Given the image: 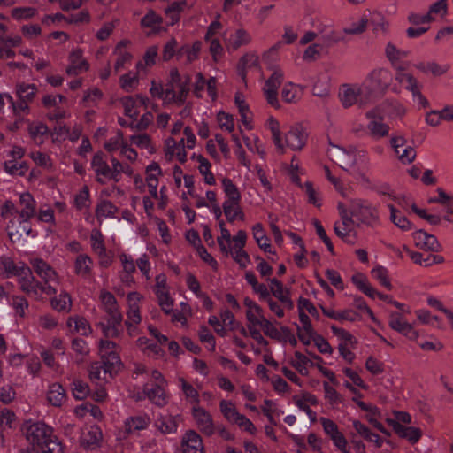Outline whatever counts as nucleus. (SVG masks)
I'll return each instance as SVG.
<instances>
[{
    "label": "nucleus",
    "mask_w": 453,
    "mask_h": 453,
    "mask_svg": "<svg viewBox=\"0 0 453 453\" xmlns=\"http://www.w3.org/2000/svg\"><path fill=\"white\" fill-rule=\"evenodd\" d=\"M388 208L390 210V219L396 226L405 231L412 228L411 223L398 210L391 204L388 205Z\"/></svg>",
    "instance_id": "de8ad7c7"
},
{
    "label": "nucleus",
    "mask_w": 453,
    "mask_h": 453,
    "mask_svg": "<svg viewBox=\"0 0 453 453\" xmlns=\"http://www.w3.org/2000/svg\"><path fill=\"white\" fill-rule=\"evenodd\" d=\"M141 299V296L137 292H132L127 295V300L129 303V307L127 311V320L125 322H129L132 324L139 325L142 321V317L140 313V307L137 303Z\"/></svg>",
    "instance_id": "bb28decb"
},
{
    "label": "nucleus",
    "mask_w": 453,
    "mask_h": 453,
    "mask_svg": "<svg viewBox=\"0 0 453 453\" xmlns=\"http://www.w3.org/2000/svg\"><path fill=\"white\" fill-rule=\"evenodd\" d=\"M165 388V386H157L147 382L143 385V392L151 403L164 406L167 403Z\"/></svg>",
    "instance_id": "a878e982"
},
{
    "label": "nucleus",
    "mask_w": 453,
    "mask_h": 453,
    "mask_svg": "<svg viewBox=\"0 0 453 453\" xmlns=\"http://www.w3.org/2000/svg\"><path fill=\"white\" fill-rule=\"evenodd\" d=\"M150 423L147 415L133 416L126 419L124 429L127 434H133L146 429Z\"/></svg>",
    "instance_id": "c756f323"
},
{
    "label": "nucleus",
    "mask_w": 453,
    "mask_h": 453,
    "mask_svg": "<svg viewBox=\"0 0 453 453\" xmlns=\"http://www.w3.org/2000/svg\"><path fill=\"white\" fill-rule=\"evenodd\" d=\"M307 141V134L300 124L292 126L285 135V147L288 146L293 150H299L303 148Z\"/></svg>",
    "instance_id": "ddd939ff"
},
{
    "label": "nucleus",
    "mask_w": 453,
    "mask_h": 453,
    "mask_svg": "<svg viewBox=\"0 0 453 453\" xmlns=\"http://www.w3.org/2000/svg\"><path fill=\"white\" fill-rule=\"evenodd\" d=\"M394 428L401 437L407 439L412 444L418 442L422 434V432L419 428L413 426H404L399 423L395 425Z\"/></svg>",
    "instance_id": "4c0bfd02"
},
{
    "label": "nucleus",
    "mask_w": 453,
    "mask_h": 453,
    "mask_svg": "<svg viewBox=\"0 0 453 453\" xmlns=\"http://www.w3.org/2000/svg\"><path fill=\"white\" fill-rule=\"evenodd\" d=\"M166 156L170 158L175 156L180 163H185L187 160V153L185 150L184 139L176 142L173 139L170 138L166 141L165 144Z\"/></svg>",
    "instance_id": "c85d7f7f"
},
{
    "label": "nucleus",
    "mask_w": 453,
    "mask_h": 453,
    "mask_svg": "<svg viewBox=\"0 0 453 453\" xmlns=\"http://www.w3.org/2000/svg\"><path fill=\"white\" fill-rule=\"evenodd\" d=\"M329 156L341 168L345 171L354 166L357 161L355 150H346L337 146L333 147L329 150Z\"/></svg>",
    "instance_id": "4468645a"
},
{
    "label": "nucleus",
    "mask_w": 453,
    "mask_h": 453,
    "mask_svg": "<svg viewBox=\"0 0 453 453\" xmlns=\"http://www.w3.org/2000/svg\"><path fill=\"white\" fill-rule=\"evenodd\" d=\"M29 157L38 166L48 170L52 168V160L49 155L41 151H32Z\"/></svg>",
    "instance_id": "e2e57ef3"
},
{
    "label": "nucleus",
    "mask_w": 453,
    "mask_h": 453,
    "mask_svg": "<svg viewBox=\"0 0 453 453\" xmlns=\"http://www.w3.org/2000/svg\"><path fill=\"white\" fill-rule=\"evenodd\" d=\"M258 58L255 54L247 53L243 55L238 64L240 74L244 77L245 70L257 65Z\"/></svg>",
    "instance_id": "680f3d73"
},
{
    "label": "nucleus",
    "mask_w": 453,
    "mask_h": 453,
    "mask_svg": "<svg viewBox=\"0 0 453 453\" xmlns=\"http://www.w3.org/2000/svg\"><path fill=\"white\" fill-rule=\"evenodd\" d=\"M19 207L20 223H27L35 215L36 209V202L30 193L24 192L19 195Z\"/></svg>",
    "instance_id": "4be33fe9"
},
{
    "label": "nucleus",
    "mask_w": 453,
    "mask_h": 453,
    "mask_svg": "<svg viewBox=\"0 0 453 453\" xmlns=\"http://www.w3.org/2000/svg\"><path fill=\"white\" fill-rule=\"evenodd\" d=\"M37 88L34 84H21L17 88V93L19 100L30 103L36 93Z\"/></svg>",
    "instance_id": "13d9d810"
},
{
    "label": "nucleus",
    "mask_w": 453,
    "mask_h": 453,
    "mask_svg": "<svg viewBox=\"0 0 453 453\" xmlns=\"http://www.w3.org/2000/svg\"><path fill=\"white\" fill-rule=\"evenodd\" d=\"M171 84H173L178 92V105L184 104L189 92L191 78L188 74L181 75L176 68L170 71Z\"/></svg>",
    "instance_id": "f8f14e48"
},
{
    "label": "nucleus",
    "mask_w": 453,
    "mask_h": 453,
    "mask_svg": "<svg viewBox=\"0 0 453 453\" xmlns=\"http://www.w3.org/2000/svg\"><path fill=\"white\" fill-rule=\"evenodd\" d=\"M122 321V314L107 316L106 323L100 322L98 326L106 338H119L123 334Z\"/></svg>",
    "instance_id": "f3484780"
},
{
    "label": "nucleus",
    "mask_w": 453,
    "mask_h": 453,
    "mask_svg": "<svg viewBox=\"0 0 453 453\" xmlns=\"http://www.w3.org/2000/svg\"><path fill=\"white\" fill-rule=\"evenodd\" d=\"M179 381L186 401L191 403L193 406H200L198 391L183 378H180Z\"/></svg>",
    "instance_id": "79ce46f5"
},
{
    "label": "nucleus",
    "mask_w": 453,
    "mask_h": 453,
    "mask_svg": "<svg viewBox=\"0 0 453 453\" xmlns=\"http://www.w3.org/2000/svg\"><path fill=\"white\" fill-rule=\"evenodd\" d=\"M28 132L35 143L42 144L43 142L42 137L48 133V127L42 122L31 124L28 127Z\"/></svg>",
    "instance_id": "864d4df0"
},
{
    "label": "nucleus",
    "mask_w": 453,
    "mask_h": 453,
    "mask_svg": "<svg viewBox=\"0 0 453 453\" xmlns=\"http://www.w3.org/2000/svg\"><path fill=\"white\" fill-rule=\"evenodd\" d=\"M119 346L109 340H100L98 342V351L101 357V359L104 365H107L109 370L112 369H120L121 367V359L119 357Z\"/></svg>",
    "instance_id": "6e6552de"
},
{
    "label": "nucleus",
    "mask_w": 453,
    "mask_h": 453,
    "mask_svg": "<svg viewBox=\"0 0 453 453\" xmlns=\"http://www.w3.org/2000/svg\"><path fill=\"white\" fill-rule=\"evenodd\" d=\"M222 187L225 194L227 196L226 201H240L241 194L237 187L233 183L230 179L224 178L222 180Z\"/></svg>",
    "instance_id": "052dcab7"
},
{
    "label": "nucleus",
    "mask_w": 453,
    "mask_h": 453,
    "mask_svg": "<svg viewBox=\"0 0 453 453\" xmlns=\"http://www.w3.org/2000/svg\"><path fill=\"white\" fill-rule=\"evenodd\" d=\"M368 24L372 26V29L375 33L382 32L385 33L388 30V24L385 17L379 12H369L366 14Z\"/></svg>",
    "instance_id": "37998d69"
},
{
    "label": "nucleus",
    "mask_w": 453,
    "mask_h": 453,
    "mask_svg": "<svg viewBox=\"0 0 453 453\" xmlns=\"http://www.w3.org/2000/svg\"><path fill=\"white\" fill-rule=\"evenodd\" d=\"M89 65L82 56L80 49L73 50L69 55V65L66 68V73L69 76H76L88 70Z\"/></svg>",
    "instance_id": "5701e85b"
},
{
    "label": "nucleus",
    "mask_w": 453,
    "mask_h": 453,
    "mask_svg": "<svg viewBox=\"0 0 453 453\" xmlns=\"http://www.w3.org/2000/svg\"><path fill=\"white\" fill-rule=\"evenodd\" d=\"M388 325L392 329L399 332L410 340L414 341L418 337V332L397 312L390 314Z\"/></svg>",
    "instance_id": "aec40b11"
},
{
    "label": "nucleus",
    "mask_w": 453,
    "mask_h": 453,
    "mask_svg": "<svg viewBox=\"0 0 453 453\" xmlns=\"http://www.w3.org/2000/svg\"><path fill=\"white\" fill-rule=\"evenodd\" d=\"M91 168L95 173V180L101 185H105L109 181L118 183L116 173L113 165L107 163L103 152H96L91 159Z\"/></svg>",
    "instance_id": "0eeeda50"
},
{
    "label": "nucleus",
    "mask_w": 453,
    "mask_h": 453,
    "mask_svg": "<svg viewBox=\"0 0 453 453\" xmlns=\"http://www.w3.org/2000/svg\"><path fill=\"white\" fill-rule=\"evenodd\" d=\"M281 96L288 104L296 103L301 96L300 88L292 83L286 84L282 89Z\"/></svg>",
    "instance_id": "3c124183"
},
{
    "label": "nucleus",
    "mask_w": 453,
    "mask_h": 453,
    "mask_svg": "<svg viewBox=\"0 0 453 453\" xmlns=\"http://www.w3.org/2000/svg\"><path fill=\"white\" fill-rule=\"evenodd\" d=\"M109 368L107 365L102 363H93L89 366L88 373L89 378L92 380H106L108 376L112 377L113 374L117 373L119 369H107Z\"/></svg>",
    "instance_id": "cd10ccee"
},
{
    "label": "nucleus",
    "mask_w": 453,
    "mask_h": 453,
    "mask_svg": "<svg viewBox=\"0 0 453 453\" xmlns=\"http://www.w3.org/2000/svg\"><path fill=\"white\" fill-rule=\"evenodd\" d=\"M390 144L401 163L409 165L416 158L415 149L407 144V141L403 136H392L390 139Z\"/></svg>",
    "instance_id": "1a4fd4ad"
},
{
    "label": "nucleus",
    "mask_w": 453,
    "mask_h": 453,
    "mask_svg": "<svg viewBox=\"0 0 453 453\" xmlns=\"http://www.w3.org/2000/svg\"><path fill=\"white\" fill-rule=\"evenodd\" d=\"M69 327L74 326V330L81 334L87 335L90 332V326L88 321L81 317L70 318L67 321Z\"/></svg>",
    "instance_id": "bf43d9fd"
},
{
    "label": "nucleus",
    "mask_w": 453,
    "mask_h": 453,
    "mask_svg": "<svg viewBox=\"0 0 453 453\" xmlns=\"http://www.w3.org/2000/svg\"><path fill=\"white\" fill-rule=\"evenodd\" d=\"M2 267L5 277L18 278L19 288L28 296L37 297L39 291L52 292L51 288L39 283V280L34 277L31 268L23 262L15 264L13 260L6 257L2 260Z\"/></svg>",
    "instance_id": "f03ea898"
},
{
    "label": "nucleus",
    "mask_w": 453,
    "mask_h": 453,
    "mask_svg": "<svg viewBox=\"0 0 453 453\" xmlns=\"http://www.w3.org/2000/svg\"><path fill=\"white\" fill-rule=\"evenodd\" d=\"M30 265L32 266L34 272L37 274L39 278L42 279V281H39V283L42 286L49 287L52 289V292L46 291H39L37 297H33L35 300H40L42 297V295L45 294L47 296H51L57 293V289L52 287L50 282H57L58 280V273L55 269L49 265L42 258L38 257H31L28 259Z\"/></svg>",
    "instance_id": "7ed1b4c3"
},
{
    "label": "nucleus",
    "mask_w": 453,
    "mask_h": 453,
    "mask_svg": "<svg viewBox=\"0 0 453 453\" xmlns=\"http://www.w3.org/2000/svg\"><path fill=\"white\" fill-rule=\"evenodd\" d=\"M349 213L359 224L371 227L379 224V214L376 207L366 200L360 198L350 200Z\"/></svg>",
    "instance_id": "20e7f679"
},
{
    "label": "nucleus",
    "mask_w": 453,
    "mask_h": 453,
    "mask_svg": "<svg viewBox=\"0 0 453 453\" xmlns=\"http://www.w3.org/2000/svg\"><path fill=\"white\" fill-rule=\"evenodd\" d=\"M113 55L116 57L114 62V71L116 73L125 68L126 65L130 64L132 59V55L125 49H121V44H117L113 50Z\"/></svg>",
    "instance_id": "a19ab883"
},
{
    "label": "nucleus",
    "mask_w": 453,
    "mask_h": 453,
    "mask_svg": "<svg viewBox=\"0 0 453 453\" xmlns=\"http://www.w3.org/2000/svg\"><path fill=\"white\" fill-rule=\"evenodd\" d=\"M118 207L115 206L111 201L104 200L99 203L96 209V215L97 219L112 218L118 212Z\"/></svg>",
    "instance_id": "c03bdc74"
},
{
    "label": "nucleus",
    "mask_w": 453,
    "mask_h": 453,
    "mask_svg": "<svg viewBox=\"0 0 453 453\" xmlns=\"http://www.w3.org/2000/svg\"><path fill=\"white\" fill-rule=\"evenodd\" d=\"M266 126L272 133L273 143L281 153L284 152L285 145L281 138L279 121L273 117H269L266 121Z\"/></svg>",
    "instance_id": "58836bf2"
},
{
    "label": "nucleus",
    "mask_w": 453,
    "mask_h": 453,
    "mask_svg": "<svg viewBox=\"0 0 453 453\" xmlns=\"http://www.w3.org/2000/svg\"><path fill=\"white\" fill-rule=\"evenodd\" d=\"M72 391L74 398L77 400H83L89 394V387L86 382L79 379H75L72 383Z\"/></svg>",
    "instance_id": "5fc2aeb1"
},
{
    "label": "nucleus",
    "mask_w": 453,
    "mask_h": 453,
    "mask_svg": "<svg viewBox=\"0 0 453 453\" xmlns=\"http://www.w3.org/2000/svg\"><path fill=\"white\" fill-rule=\"evenodd\" d=\"M298 313L301 325L297 326V335L304 345H309L315 334V331L312 328L309 316L302 311Z\"/></svg>",
    "instance_id": "393cba45"
},
{
    "label": "nucleus",
    "mask_w": 453,
    "mask_h": 453,
    "mask_svg": "<svg viewBox=\"0 0 453 453\" xmlns=\"http://www.w3.org/2000/svg\"><path fill=\"white\" fill-rule=\"evenodd\" d=\"M223 211L229 222H234L237 219L242 220L244 219V214L240 207V201H225Z\"/></svg>",
    "instance_id": "c9c22d12"
},
{
    "label": "nucleus",
    "mask_w": 453,
    "mask_h": 453,
    "mask_svg": "<svg viewBox=\"0 0 453 453\" xmlns=\"http://www.w3.org/2000/svg\"><path fill=\"white\" fill-rule=\"evenodd\" d=\"M391 82L390 71L384 67L375 68L372 70L361 83L371 100L372 101L375 92L385 93Z\"/></svg>",
    "instance_id": "39448f33"
},
{
    "label": "nucleus",
    "mask_w": 453,
    "mask_h": 453,
    "mask_svg": "<svg viewBox=\"0 0 453 453\" xmlns=\"http://www.w3.org/2000/svg\"><path fill=\"white\" fill-rule=\"evenodd\" d=\"M415 245L422 250L438 252L441 250L437 238L424 230H418L412 234Z\"/></svg>",
    "instance_id": "6ab92c4d"
},
{
    "label": "nucleus",
    "mask_w": 453,
    "mask_h": 453,
    "mask_svg": "<svg viewBox=\"0 0 453 453\" xmlns=\"http://www.w3.org/2000/svg\"><path fill=\"white\" fill-rule=\"evenodd\" d=\"M23 432L27 441L42 453H64L62 443L53 434L52 428L44 422L27 421L23 425Z\"/></svg>",
    "instance_id": "f257e3e1"
},
{
    "label": "nucleus",
    "mask_w": 453,
    "mask_h": 453,
    "mask_svg": "<svg viewBox=\"0 0 453 453\" xmlns=\"http://www.w3.org/2000/svg\"><path fill=\"white\" fill-rule=\"evenodd\" d=\"M200 49L201 44L199 42H195L191 47L188 45L182 46L177 52V58H181L183 56H186V63L190 64L197 58Z\"/></svg>",
    "instance_id": "49530a36"
},
{
    "label": "nucleus",
    "mask_w": 453,
    "mask_h": 453,
    "mask_svg": "<svg viewBox=\"0 0 453 453\" xmlns=\"http://www.w3.org/2000/svg\"><path fill=\"white\" fill-rule=\"evenodd\" d=\"M323 313L333 319L338 321H355L358 317L357 313L352 310H342V311H335L333 309H326L325 307H321Z\"/></svg>",
    "instance_id": "f704fd0d"
},
{
    "label": "nucleus",
    "mask_w": 453,
    "mask_h": 453,
    "mask_svg": "<svg viewBox=\"0 0 453 453\" xmlns=\"http://www.w3.org/2000/svg\"><path fill=\"white\" fill-rule=\"evenodd\" d=\"M162 22L163 19L153 10H150L142 19L141 26L156 31L160 27Z\"/></svg>",
    "instance_id": "09e8293b"
},
{
    "label": "nucleus",
    "mask_w": 453,
    "mask_h": 453,
    "mask_svg": "<svg viewBox=\"0 0 453 453\" xmlns=\"http://www.w3.org/2000/svg\"><path fill=\"white\" fill-rule=\"evenodd\" d=\"M102 309L107 316L121 314L115 296L109 291L103 290L100 293Z\"/></svg>",
    "instance_id": "7c9ffc66"
},
{
    "label": "nucleus",
    "mask_w": 453,
    "mask_h": 453,
    "mask_svg": "<svg viewBox=\"0 0 453 453\" xmlns=\"http://www.w3.org/2000/svg\"><path fill=\"white\" fill-rule=\"evenodd\" d=\"M93 260L86 254H80L74 263L75 273L83 278L90 276L92 272Z\"/></svg>",
    "instance_id": "473e14b6"
},
{
    "label": "nucleus",
    "mask_w": 453,
    "mask_h": 453,
    "mask_svg": "<svg viewBox=\"0 0 453 453\" xmlns=\"http://www.w3.org/2000/svg\"><path fill=\"white\" fill-rule=\"evenodd\" d=\"M192 416L198 430L206 436H211L216 433V425L211 415L201 406L192 407Z\"/></svg>",
    "instance_id": "9d476101"
},
{
    "label": "nucleus",
    "mask_w": 453,
    "mask_h": 453,
    "mask_svg": "<svg viewBox=\"0 0 453 453\" xmlns=\"http://www.w3.org/2000/svg\"><path fill=\"white\" fill-rule=\"evenodd\" d=\"M4 171L11 175L22 176L27 171V165L26 162L8 160L4 162Z\"/></svg>",
    "instance_id": "603ef678"
},
{
    "label": "nucleus",
    "mask_w": 453,
    "mask_h": 453,
    "mask_svg": "<svg viewBox=\"0 0 453 453\" xmlns=\"http://www.w3.org/2000/svg\"><path fill=\"white\" fill-rule=\"evenodd\" d=\"M49 403L56 407L61 406L66 400L65 390L59 383H53L49 387L47 393Z\"/></svg>",
    "instance_id": "2f4dec72"
},
{
    "label": "nucleus",
    "mask_w": 453,
    "mask_h": 453,
    "mask_svg": "<svg viewBox=\"0 0 453 453\" xmlns=\"http://www.w3.org/2000/svg\"><path fill=\"white\" fill-rule=\"evenodd\" d=\"M217 242L222 253L226 256L231 253L230 243L232 242V236L228 229L222 227V232H220V236L218 237Z\"/></svg>",
    "instance_id": "0e129e2a"
},
{
    "label": "nucleus",
    "mask_w": 453,
    "mask_h": 453,
    "mask_svg": "<svg viewBox=\"0 0 453 453\" xmlns=\"http://www.w3.org/2000/svg\"><path fill=\"white\" fill-rule=\"evenodd\" d=\"M303 188L308 197V203L319 208L321 206L319 192L314 188L312 183L310 181L305 182Z\"/></svg>",
    "instance_id": "338daca9"
},
{
    "label": "nucleus",
    "mask_w": 453,
    "mask_h": 453,
    "mask_svg": "<svg viewBox=\"0 0 453 453\" xmlns=\"http://www.w3.org/2000/svg\"><path fill=\"white\" fill-rule=\"evenodd\" d=\"M335 234L347 243L354 244L355 232L353 228L339 226L337 222L334 224Z\"/></svg>",
    "instance_id": "69168bd1"
},
{
    "label": "nucleus",
    "mask_w": 453,
    "mask_h": 453,
    "mask_svg": "<svg viewBox=\"0 0 453 453\" xmlns=\"http://www.w3.org/2000/svg\"><path fill=\"white\" fill-rule=\"evenodd\" d=\"M253 237L256 242L265 252L272 253L270 240L267 237L262 225L257 223L252 227Z\"/></svg>",
    "instance_id": "ea45409f"
},
{
    "label": "nucleus",
    "mask_w": 453,
    "mask_h": 453,
    "mask_svg": "<svg viewBox=\"0 0 453 453\" xmlns=\"http://www.w3.org/2000/svg\"><path fill=\"white\" fill-rule=\"evenodd\" d=\"M19 223L20 229H17V230L13 229L14 228L13 223L12 226H10V225L7 226L8 235H9L11 241L13 242L16 241H19L23 236V234H25L26 236H29L32 234V229H31V227H29L26 225L27 223H20V221Z\"/></svg>",
    "instance_id": "6e6d98bb"
},
{
    "label": "nucleus",
    "mask_w": 453,
    "mask_h": 453,
    "mask_svg": "<svg viewBox=\"0 0 453 453\" xmlns=\"http://www.w3.org/2000/svg\"><path fill=\"white\" fill-rule=\"evenodd\" d=\"M367 130L372 139L380 140L388 135L390 128L382 119H373L368 123Z\"/></svg>",
    "instance_id": "72a5a7b5"
},
{
    "label": "nucleus",
    "mask_w": 453,
    "mask_h": 453,
    "mask_svg": "<svg viewBox=\"0 0 453 453\" xmlns=\"http://www.w3.org/2000/svg\"><path fill=\"white\" fill-rule=\"evenodd\" d=\"M180 420L179 415L159 414L155 420V426L162 434H175Z\"/></svg>",
    "instance_id": "b1692460"
},
{
    "label": "nucleus",
    "mask_w": 453,
    "mask_h": 453,
    "mask_svg": "<svg viewBox=\"0 0 453 453\" xmlns=\"http://www.w3.org/2000/svg\"><path fill=\"white\" fill-rule=\"evenodd\" d=\"M103 433L98 426H90L81 436V446L88 450H94L101 446Z\"/></svg>",
    "instance_id": "dca6fc26"
},
{
    "label": "nucleus",
    "mask_w": 453,
    "mask_h": 453,
    "mask_svg": "<svg viewBox=\"0 0 453 453\" xmlns=\"http://www.w3.org/2000/svg\"><path fill=\"white\" fill-rule=\"evenodd\" d=\"M325 399L332 406V408H337L340 403H342V396L332 387L328 382L323 383Z\"/></svg>",
    "instance_id": "8fccbe9b"
},
{
    "label": "nucleus",
    "mask_w": 453,
    "mask_h": 453,
    "mask_svg": "<svg viewBox=\"0 0 453 453\" xmlns=\"http://www.w3.org/2000/svg\"><path fill=\"white\" fill-rule=\"evenodd\" d=\"M268 280L270 282V295L272 294L287 310L291 311L294 308V303L290 296V290L275 278Z\"/></svg>",
    "instance_id": "a211bd4d"
},
{
    "label": "nucleus",
    "mask_w": 453,
    "mask_h": 453,
    "mask_svg": "<svg viewBox=\"0 0 453 453\" xmlns=\"http://www.w3.org/2000/svg\"><path fill=\"white\" fill-rule=\"evenodd\" d=\"M181 449L183 453H203L202 437L195 430L187 431L181 439Z\"/></svg>",
    "instance_id": "412c9836"
},
{
    "label": "nucleus",
    "mask_w": 453,
    "mask_h": 453,
    "mask_svg": "<svg viewBox=\"0 0 453 453\" xmlns=\"http://www.w3.org/2000/svg\"><path fill=\"white\" fill-rule=\"evenodd\" d=\"M385 55L395 73L406 70L407 65L402 62V59L409 56L408 50H401L394 43L388 42L385 47Z\"/></svg>",
    "instance_id": "2eb2a0df"
},
{
    "label": "nucleus",
    "mask_w": 453,
    "mask_h": 453,
    "mask_svg": "<svg viewBox=\"0 0 453 453\" xmlns=\"http://www.w3.org/2000/svg\"><path fill=\"white\" fill-rule=\"evenodd\" d=\"M51 306L58 311L69 312L72 307L71 296L66 292H63L58 297L51 299Z\"/></svg>",
    "instance_id": "a18cd8bd"
},
{
    "label": "nucleus",
    "mask_w": 453,
    "mask_h": 453,
    "mask_svg": "<svg viewBox=\"0 0 453 453\" xmlns=\"http://www.w3.org/2000/svg\"><path fill=\"white\" fill-rule=\"evenodd\" d=\"M339 98L344 108H349L355 104L364 108L372 103L362 84L358 83L342 85Z\"/></svg>",
    "instance_id": "423d86ee"
},
{
    "label": "nucleus",
    "mask_w": 453,
    "mask_h": 453,
    "mask_svg": "<svg viewBox=\"0 0 453 453\" xmlns=\"http://www.w3.org/2000/svg\"><path fill=\"white\" fill-rule=\"evenodd\" d=\"M19 426V420L15 413L9 409H2V430L16 429Z\"/></svg>",
    "instance_id": "4d7b16f0"
},
{
    "label": "nucleus",
    "mask_w": 453,
    "mask_h": 453,
    "mask_svg": "<svg viewBox=\"0 0 453 453\" xmlns=\"http://www.w3.org/2000/svg\"><path fill=\"white\" fill-rule=\"evenodd\" d=\"M71 348L76 355L81 357L79 362L82 361L83 358L89 354L88 345L86 341L81 338H74L72 341Z\"/></svg>",
    "instance_id": "774afa93"
},
{
    "label": "nucleus",
    "mask_w": 453,
    "mask_h": 453,
    "mask_svg": "<svg viewBox=\"0 0 453 453\" xmlns=\"http://www.w3.org/2000/svg\"><path fill=\"white\" fill-rule=\"evenodd\" d=\"M252 42L251 35L243 27H238L224 38V43L228 51H235L241 47Z\"/></svg>",
    "instance_id": "9b49d317"
},
{
    "label": "nucleus",
    "mask_w": 453,
    "mask_h": 453,
    "mask_svg": "<svg viewBox=\"0 0 453 453\" xmlns=\"http://www.w3.org/2000/svg\"><path fill=\"white\" fill-rule=\"evenodd\" d=\"M395 81L403 86L404 89L411 92L421 84L418 80L406 70L400 71L395 74Z\"/></svg>",
    "instance_id": "e433bc0d"
}]
</instances>
